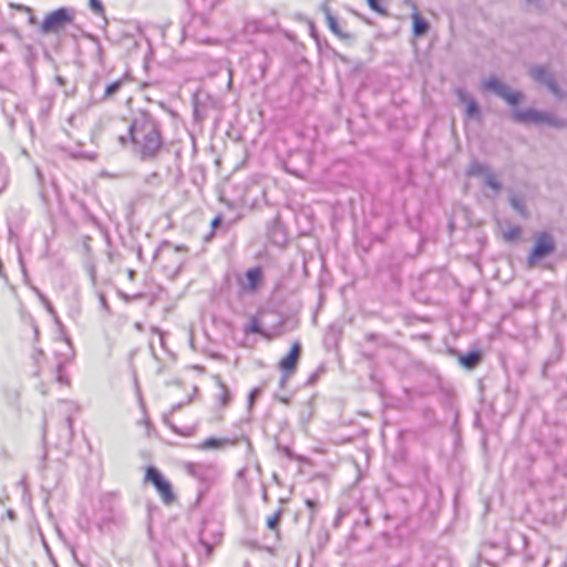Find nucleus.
Wrapping results in <instances>:
<instances>
[{"instance_id": "a878e982", "label": "nucleus", "mask_w": 567, "mask_h": 567, "mask_svg": "<svg viewBox=\"0 0 567 567\" xmlns=\"http://www.w3.org/2000/svg\"><path fill=\"white\" fill-rule=\"evenodd\" d=\"M11 6L14 7L16 9L20 10V11H24V12L29 13V23L30 24H35L37 23V19L32 14L31 8L25 7L23 4H11Z\"/></svg>"}, {"instance_id": "79ce46f5", "label": "nucleus", "mask_w": 567, "mask_h": 567, "mask_svg": "<svg viewBox=\"0 0 567 567\" xmlns=\"http://www.w3.org/2000/svg\"><path fill=\"white\" fill-rule=\"evenodd\" d=\"M34 352H35V354H39V355L43 354V351L41 349H35Z\"/></svg>"}, {"instance_id": "4468645a", "label": "nucleus", "mask_w": 567, "mask_h": 567, "mask_svg": "<svg viewBox=\"0 0 567 567\" xmlns=\"http://www.w3.org/2000/svg\"><path fill=\"white\" fill-rule=\"evenodd\" d=\"M540 123H545L551 127H557V128L566 126L565 120L557 117L556 115L548 113V112H542Z\"/></svg>"}, {"instance_id": "5701e85b", "label": "nucleus", "mask_w": 567, "mask_h": 567, "mask_svg": "<svg viewBox=\"0 0 567 567\" xmlns=\"http://www.w3.org/2000/svg\"><path fill=\"white\" fill-rule=\"evenodd\" d=\"M220 385V389H221V392L219 394V402L221 405H227L230 401V391L228 390V388L223 384V383H219Z\"/></svg>"}, {"instance_id": "39448f33", "label": "nucleus", "mask_w": 567, "mask_h": 567, "mask_svg": "<svg viewBox=\"0 0 567 567\" xmlns=\"http://www.w3.org/2000/svg\"><path fill=\"white\" fill-rule=\"evenodd\" d=\"M481 86L482 90L495 93L498 97L505 100L512 106L517 105L523 99L522 92H511L509 89L496 76H491L482 81Z\"/></svg>"}, {"instance_id": "1a4fd4ad", "label": "nucleus", "mask_w": 567, "mask_h": 567, "mask_svg": "<svg viewBox=\"0 0 567 567\" xmlns=\"http://www.w3.org/2000/svg\"><path fill=\"white\" fill-rule=\"evenodd\" d=\"M455 95L460 103L465 104V116L466 118H477L481 120V111L477 102L473 96H471L464 89L457 87L455 90Z\"/></svg>"}, {"instance_id": "f704fd0d", "label": "nucleus", "mask_w": 567, "mask_h": 567, "mask_svg": "<svg viewBox=\"0 0 567 567\" xmlns=\"http://www.w3.org/2000/svg\"><path fill=\"white\" fill-rule=\"evenodd\" d=\"M152 331H153V333H156V334L159 336L161 342L163 343L164 332L161 329H158V328H153Z\"/></svg>"}, {"instance_id": "72a5a7b5", "label": "nucleus", "mask_w": 567, "mask_h": 567, "mask_svg": "<svg viewBox=\"0 0 567 567\" xmlns=\"http://www.w3.org/2000/svg\"><path fill=\"white\" fill-rule=\"evenodd\" d=\"M204 6L208 9H213L218 0H203Z\"/></svg>"}, {"instance_id": "7ed1b4c3", "label": "nucleus", "mask_w": 567, "mask_h": 567, "mask_svg": "<svg viewBox=\"0 0 567 567\" xmlns=\"http://www.w3.org/2000/svg\"><path fill=\"white\" fill-rule=\"evenodd\" d=\"M555 251V241L547 231L539 233L534 243V247L527 257V268L532 269L542 259L548 257Z\"/></svg>"}, {"instance_id": "e433bc0d", "label": "nucleus", "mask_w": 567, "mask_h": 567, "mask_svg": "<svg viewBox=\"0 0 567 567\" xmlns=\"http://www.w3.org/2000/svg\"><path fill=\"white\" fill-rule=\"evenodd\" d=\"M32 329L34 333V339L37 340L39 338V329L35 323L32 324Z\"/></svg>"}, {"instance_id": "37998d69", "label": "nucleus", "mask_w": 567, "mask_h": 567, "mask_svg": "<svg viewBox=\"0 0 567 567\" xmlns=\"http://www.w3.org/2000/svg\"><path fill=\"white\" fill-rule=\"evenodd\" d=\"M120 142H121L122 144H125V143H126V140H125V137H123V136H120Z\"/></svg>"}, {"instance_id": "0eeeda50", "label": "nucleus", "mask_w": 567, "mask_h": 567, "mask_svg": "<svg viewBox=\"0 0 567 567\" xmlns=\"http://www.w3.org/2000/svg\"><path fill=\"white\" fill-rule=\"evenodd\" d=\"M262 280V269L256 266L245 271L244 278L239 279V286L243 291L255 292L261 286Z\"/></svg>"}, {"instance_id": "b1692460", "label": "nucleus", "mask_w": 567, "mask_h": 567, "mask_svg": "<svg viewBox=\"0 0 567 567\" xmlns=\"http://www.w3.org/2000/svg\"><path fill=\"white\" fill-rule=\"evenodd\" d=\"M369 8L379 13V14H386V10L381 6L379 0H367Z\"/></svg>"}, {"instance_id": "c03bdc74", "label": "nucleus", "mask_w": 567, "mask_h": 567, "mask_svg": "<svg viewBox=\"0 0 567 567\" xmlns=\"http://www.w3.org/2000/svg\"><path fill=\"white\" fill-rule=\"evenodd\" d=\"M4 50V45L2 43H0V51H3Z\"/></svg>"}, {"instance_id": "473e14b6", "label": "nucleus", "mask_w": 567, "mask_h": 567, "mask_svg": "<svg viewBox=\"0 0 567 567\" xmlns=\"http://www.w3.org/2000/svg\"><path fill=\"white\" fill-rule=\"evenodd\" d=\"M100 305L105 311H109V303L103 295H100Z\"/></svg>"}, {"instance_id": "58836bf2", "label": "nucleus", "mask_w": 567, "mask_h": 567, "mask_svg": "<svg viewBox=\"0 0 567 567\" xmlns=\"http://www.w3.org/2000/svg\"><path fill=\"white\" fill-rule=\"evenodd\" d=\"M45 307H47V310L50 312V313H53V308L52 306L50 305L49 301H45Z\"/></svg>"}, {"instance_id": "6e6552de", "label": "nucleus", "mask_w": 567, "mask_h": 567, "mask_svg": "<svg viewBox=\"0 0 567 567\" xmlns=\"http://www.w3.org/2000/svg\"><path fill=\"white\" fill-rule=\"evenodd\" d=\"M301 355V346L299 342H295L286 357L279 361V370L285 374H293L297 369V363Z\"/></svg>"}, {"instance_id": "a211bd4d", "label": "nucleus", "mask_w": 567, "mask_h": 567, "mask_svg": "<svg viewBox=\"0 0 567 567\" xmlns=\"http://www.w3.org/2000/svg\"><path fill=\"white\" fill-rule=\"evenodd\" d=\"M484 185L492 188L495 193H498L502 188V184L497 181L496 176L492 171L487 172L484 176Z\"/></svg>"}, {"instance_id": "c85d7f7f", "label": "nucleus", "mask_w": 567, "mask_h": 567, "mask_svg": "<svg viewBox=\"0 0 567 567\" xmlns=\"http://www.w3.org/2000/svg\"><path fill=\"white\" fill-rule=\"evenodd\" d=\"M347 512L344 509H339L337 515H336V518L333 520V526L334 527H339L343 517L346 516Z\"/></svg>"}, {"instance_id": "7c9ffc66", "label": "nucleus", "mask_w": 567, "mask_h": 567, "mask_svg": "<svg viewBox=\"0 0 567 567\" xmlns=\"http://www.w3.org/2000/svg\"><path fill=\"white\" fill-rule=\"evenodd\" d=\"M320 9L324 13L326 19L328 18V14H332L328 1L322 2L320 4Z\"/></svg>"}, {"instance_id": "aec40b11", "label": "nucleus", "mask_w": 567, "mask_h": 567, "mask_svg": "<svg viewBox=\"0 0 567 567\" xmlns=\"http://www.w3.org/2000/svg\"><path fill=\"white\" fill-rule=\"evenodd\" d=\"M329 29L339 38L343 39L346 38V34L342 33V31L339 28L338 20L333 14H328V18L326 19Z\"/></svg>"}, {"instance_id": "423d86ee", "label": "nucleus", "mask_w": 567, "mask_h": 567, "mask_svg": "<svg viewBox=\"0 0 567 567\" xmlns=\"http://www.w3.org/2000/svg\"><path fill=\"white\" fill-rule=\"evenodd\" d=\"M529 74L536 82L546 85L550 93H553L558 100L564 99V92L559 89L555 79L545 66L533 65L529 69Z\"/></svg>"}, {"instance_id": "2eb2a0df", "label": "nucleus", "mask_w": 567, "mask_h": 567, "mask_svg": "<svg viewBox=\"0 0 567 567\" xmlns=\"http://www.w3.org/2000/svg\"><path fill=\"white\" fill-rule=\"evenodd\" d=\"M509 205L512 208L522 217H527L528 213L522 198L517 195L512 194L508 197Z\"/></svg>"}, {"instance_id": "a18cd8bd", "label": "nucleus", "mask_w": 567, "mask_h": 567, "mask_svg": "<svg viewBox=\"0 0 567 567\" xmlns=\"http://www.w3.org/2000/svg\"><path fill=\"white\" fill-rule=\"evenodd\" d=\"M102 175L110 176V174H107L106 172H102Z\"/></svg>"}, {"instance_id": "20e7f679", "label": "nucleus", "mask_w": 567, "mask_h": 567, "mask_svg": "<svg viewBox=\"0 0 567 567\" xmlns=\"http://www.w3.org/2000/svg\"><path fill=\"white\" fill-rule=\"evenodd\" d=\"M144 480L153 484L165 504L168 505L175 501L172 484L156 467L147 466Z\"/></svg>"}, {"instance_id": "4c0bfd02", "label": "nucleus", "mask_w": 567, "mask_h": 567, "mask_svg": "<svg viewBox=\"0 0 567 567\" xmlns=\"http://www.w3.org/2000/svg\"><path fill=\"white\" fill-rule=\"evenodd\" d=\"M65 423L70 432H72V419L70 416L66 417Z\"/></svg>"}, {"instance_id": "c756f323", "label": "nucleus", "mask_w": 567, "mask_h": 567, "mask_svg": "<svg viewBox=\"0 0 567 567\" xmlns=\"http://www.w3.org/2000/svg\"><path fill=\"white\" fill-rule=\"evenodd\" d=\"M306 506L310 509L312 517L318 508L317 502L308 498L306 499Z\"/></svg>"}, {"instance_id": "dca6fc26", "label": "nucleus", "mask_w": 567, "mask_h": 567, "mask_svg": "<svg viewBox=\"0 0 567 567\" xmlns=\"http://www.w3.org/2000/svg\"><path fill=\"white\" fill-rule=\"evenodd\" d=\"M228 442L227 439L208 437L199 444L200 450H217Z\"/></svg>"}, {"instance_id": "ea45409f", "label": "nucleus", "mask_w": 567, "mask_h": 567, "mask_svg": "<svg viewBox=\"0 0 567 567\" xmlns=\"http://www.w3.org/2000/svg\"><path fill=\"white\" fill-rule=\"evenodd\" d=\"M203 544L205 545L206 549H207V553H210L212 550V546L208 544V543H204Z\"/></svg>"}, {"instance_id": "ddd939ff", "label": "nucleus", "mask_w": 567, "mask_h": 567, "mask_svg": "<svg viewBox=\"0 0 567 567\" xmlns=\"http://www.w3.org/2000/svg\"><path fill=\"white\" fill-rule=\"evenodd\" d=\"M481 361V353L478 351H470L460 358V362L467 369L475 368Z\"/></svg>"}, {"instance_id": "bb28decb", "label": "nucleus", "mask_w": 567, "mask_h": 567, "mask_svg": "<svg viewBox=\"0 0 567 567\" xmlns=\"http://www.w3.org/2000/svg\"><path fill=\"white\" fill-rule=\"evenodd\" d=\"M56 381L59 383H68V379L63 372V369H62V364H58L56 367V377H55Z\"/></svg>"}, {"instance_id": "f03ea898", "label": "nucleus", "mask_w": 567, "mask_h": 567, "mask_svg": "<svg viewBox=\"0 0 567 567\" xmlns=\"http://www.w3.org/2000/svg\"><path fill=\"white\" fill-rule=\"evenodd\" d=\"M73 19V12L65 7H61L45 16L40 25V32L43 34L58 33L72 23Z\"/></svg>"}, {"instance_id": "f8f14e48", "label": "nucleus", "mask_w": 567, "mask_h": 567, "mask_svg": "<svg viewBox=\"0 0 567 567\" xmlns=\"http://www.w3.org/2000/svg\"><path fill=\"white\" fill-rule=\"evenodd\" d=\"M489 171H491V168L486 164L480 163L477 161H473V162H471V164L468 165V167L466 169V175L468 177L484 176Z\"/></svg>"}, {"instance_id": "2f4dec72", "label": "nucleus", "mask_w": 567, "mask_h": 567, "mask_svg": "<svg viewBox=\"0 0 567 567\" xmlns=\"http://www.w3.org/2000/svg\"><path fill=\"white\" fill-rule=\"evenodd\" d=\"M221 221H223L221 216H220V215L216 216V217L212 220V223H210L212 228H213V229H216V228L221 224Z\"/></svg>"}, {"instance_id": "9b49d317", "label": "nucleus", "mask_w": 567, "mask_h": 567, "mask_svg": "<svg viewBox=\"0 0 567 567\" xmlns=\"http://www.w3.org/2000/svg\"><path fill=\"white\" fill-rule=\"evenodd\" d=\"M430 29V24L429 22L421 18L419 16V13H414L413 14V33L416 35V37H422Z\"/></svg>"}, {"instance_id": "393cba45", "label": "nucleus", "mask_w": 567, "mask_h": 567, "mask_svg": "<svg viewBox=\"0 0 567 567\" xmlns=\"http://www.w3.org/2000/svg\"><path fill=\"white\" fill-rule=\"evenodd\" d=\"M89 4L91 10L94 11L96 14L102 16L104 13V7L101 0H89Z\"/></svg>"}, {"instance_id": "a19ab883", "label": "nucleus", "mask_w": 567, "mask_h": 567, "mask_svg": "<svg viewBox=\"0 0 567 567\" xmlns=\"http://www.w3.org/2000/svg\"><path fill=\"white\" fill-rule=\"evenodd\" d=\"M233 83V80H231V71L229 70V80H228V86H230Z\"/></svg>"}, {"instance_id": "f3484780", "label": "nucleus", "mask_w": 567, "mask_h": 567, "mask_svg": "<svg viewBox=\"0 0 567 567\" xmlns=\"http://www.w3.org/2000/svg\"><path fill=\"white\" fill-rule=\"evenodd\" d=\"M122 85H123V80H117V81H114V82L110 83L109 85H106L104 94L102 96V101H106V100L113 97L120 91Z\"/></svg>"}, {"instance_id": "c9c22d12", "label": "nucleus", "mask_w": 567, "mask_h": 567, "mask_svg": "<svg viewBox=\"0 0 567 567\" xmlns=\"http://www.w3.org/2000/svg\"><path fill=\"white\" fill-rule=\"evenodd\" d=\"M291 374H285V373H281V378H280V385L281 386H285V383L287 381V379L290 377Z\"/></svg>"}, {"instance_id": "9d476101", "label": "nucleus", "mask_w": 567, "mask_h": 567, "mask_svg": "<svg viewBox=\"0 0 567 567\" xmlns=\"http://www.w3.org/2000/svg\"><path fill=\"white\" fill-rule=\"evenodd\" d=\"M512 117L518 123H540L542 111L535 109L516 110L512 113Z\"/></svg>"}, {"instance_id": "412c9836", "label": "nucleus", "mask_w": 567, "mask_h": 567, "mask_svg": "<svg viewBox=\"0 0 567 567\" xmlns=\"http://www.w3.org/2000/svg\"><path fill=\"white\" fill-rule=\"evenodd\" d=\"M281 519V511H277L267 519V527L271 530H276Z\"/></svg>"}, {"instance_id": "cd10ccee", "label": "nucleus", "mask_w": 567, "mask_h": 567, "mask_svg": "<svg viewBox=\"0 0 567 567\" xmlns=\"http://www.w3.org/2000/svg\"><path fill=\"white\" fill-rule=\"evenodd\" d=\"M259 389L258 388H255L252 389L250 392H249V395H248V406L251 408L256 398L258 396L259 394Z\"/></svg>"}, {"instance_id": "f257e3e1", "label": "nucleus", "mask_w": 567, "mask_h": 567, "mask_svg": "<svg viewBox=\"0 0 567 567\" xmlns=\"http://www.w3.org/2000/svg\"><path fill=\"white\" fill-rule=\"evenodd\" d=\"M128 136L135 154L142 161L155 159L164 141L158 122L147 112H138L128 127Z\"/></svg>"}, {"instance_id": "4be33fe9", "label": "nucleus", "mask_w": 567, "mask_h": 567, "mask_svg": "<svg viewBox=\"0 0 567 567\" xmlns=\"http://www.w3.org/2000/svg\"><path fill=\"white\" fill-rule=\"evenodd\" d=\"M522 229L519 226L511 227L505 234L504 238L507 241L516 240L520 236Z\"/></svg>"}, {"instance_id": "6ab92c4d", "label": "nucleus", "mask_w": 567, "mask_h": 567, "mask_svg": "<svg viewBox=\"0 0 567 567\" xmlns=\"http://www.w3.org/2000/svg\"><path fill=\"white\" fill-rule=\"evenodd\" d=\"M244 332L246 334L249 333H257V334H265L261 324L259 320L256 317H252L249 321V323L244 328Z\"/></svg>"}]
</instances>
